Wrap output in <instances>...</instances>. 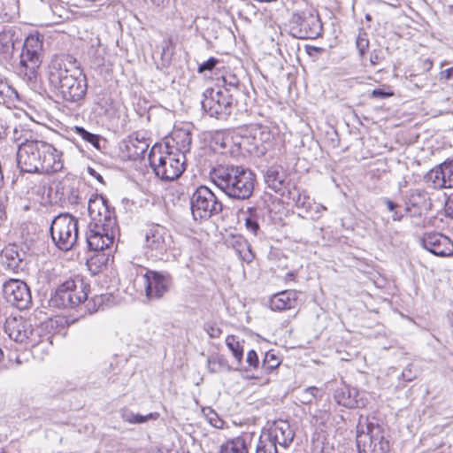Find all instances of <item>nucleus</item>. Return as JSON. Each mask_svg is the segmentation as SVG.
<instances>
[{"instance_id":"f257e3e1","label":"nucleus","mask_w":453,"mask_h":453,"mask_svg":"<svg viewBox=\"0 0 453 453\" xmlns=\"http://www.w3.org/2000/svg\"><path fill=\"white\" fill-rule=\"evenodd\" d=\"M48 78L65 101L77 102L86 94V77L71 55L55 56L49 65Z\"/></svg>"},{"instance_id":"f03ea898","label":"nucleus","mask_w":453,"mask_h":453,"mask_svg":"<svg viewBox=\"0 0 453 453\" xmlns=\"http://www.w3.org/2000/svg\"><path fill=\"white\" fill-rule=\"evenodd\" d=\"M173 139L178 145L175 150H170L168 146L155 145L149 154L150 165L163 180H173L183 173L184 153L189 150L192 141L190 134L185 130L175 131Z\"/></svg>"},{"instance_id":"7ed1b4c3","label":"nucleus","mask_w":453,"mask_h":453,"mask_svg":"<svg viewBox=\"0 0 453 453\" xmlns=\"http://www.w3.org/2000/svg\"><path fill=\"white\" fill-rule=\"evenodd\" d=\"M210 179L228 197L246 200L253 194L256 175L242 165L219 164L211 169Z\"/></svg>"},{"instance_id":"20e7f679","label":"nucleus","mask_w":453,"mask_h":453,"mask_svg":"<svg viewBox=\"0 0 453 453\" xmlns=\"http://www.w3.org/2000/svg\"><path fill=\"white\" fill-rule=\"evenodd\" d=\"M357 445L359 453H387L389 450L384 428L362 415L357 425Z\"/></svg>"},{"instance_id":"39448f33","label":"nucleus","mask_w":453,"mask_h":453,"mask_svg":"<svg viewBox=\"0 0 453 453\" xmlns=\"http://www.w3.org/2000/svg\"><path fill=\"white\" fill-rule=\"evenodd\" d=\"M89 285L81 278L76 277L62 283L50 298L53 306L73 308L88 299Z\"/></svg>"},{"instance_id":"423d86ee","label":"nucleus","mask_w":453,"mask_h":453,"mask_svg":"<svg viewBox=\"0 0 453 453\" xmlns=\"http://www.w3.org/2000/svg\"><path fill=\"white\" fill-rule=\"evenodd\" d=\"M50 231L55 245L59 250H69L78 240V220L68 213L59 214L52 220Z\"/></svg>"},{"instance_id":"0eeeda50","label":"nucleus","mask_w":453,"mask_h":453,"mask_svg":"<svg viewBox=\"0 0 453 453\" xmlns=\"http://www.w3.org/2000/svg\"><path fill=\"white\" fill-rule=\"evenodd\" d=\"M118 225L116 219H109L108 222H89L86 240L89 250L95 251L112 250Z\"/></svg>"},{"instance_id":"6e6552de","label":"nucleus","mask_w":453,"mask_h":453,"mask_svg":"<svg viewBox=\"0 0 453 453\" xmlns=\"http://www.w3.org/2000/svg\"><path fill=\"white\" fill-rule=\"evenodd\" d=\"M173 247V239L166 227L156 224L146 230L143 249L147 257L154 261L162 260Z\"/></svg>"},{"instance_id":"1a4fd4ad","label":"nucleus","mask_w":453,"mask_h":453,"mask_svg":"<svg viewBox=\"0 0 453 453\" xmlns=\"http://www.w3.org/2000/svg\"><path fill=\"white\" fill-rule=\"evenodd\" d=\"M45 142L25 139L18 144L17 163L22 172L43 174L42 157H45Z\"/></svg>"},{"instance_id":"9d476101","label":"nucleus","mask_w":453,"mask_h":453,"mask_svg":"<svg viewBox=\"0 0 453 453\" xmlns=\"http://www.w3.org/2000/svg\"><path fill=\"white\" fill-rule=\"evenodd\" d=\"M190 208L194 219L202 220L219 214L223 204L210 188L200 186L190 197Z\"/></svg>"},{"instance_id":"9b49d317","label":"nucleus","mask_w":453,"mask_h":453,"mask_svg":"<svg viewBox=\"0 0 453 453\" xmlns=\"http://www.w3.org/2000/svg\"><path fill=\"white\" fill-rule=\"evenodd\" d=\"M43 36L38 31L27 36L20 56L19 71L28 79L35 77L41 65L40 51L42 49Z\"/></svg>"},{"instance_id":"f8f14e48","label":"nucleus","mask_w":453,"mask_h":453,"mask_svg":"<svg viewBox=\"0 0 453 453\" xmlns=\"http://www.w3.org/2000/svg\"><path fill=\"white\" fill-rule=\"evenodd\" d=\"M203 96L202 107L211 117L223 119L231 114L234 106V98L231 94L221 89L210 88L205 90Z\"/></svg>"},{"instance_id":"ddd939ff","label":"nucleus","mask_w":453,"mask_h":453,"mask_svg":"<svg viewBox=\"0 0 453 453\" xmlns=\"http://www.w3.org/2000/svg\"><path fill=\"white\" fill-rule=\"evenodd\" d=\"M3 295L6 302L19 310H25L32 303L28 286L20 280L11 279L3 286Z\"/></svg>"},{"instance_id":"4468645a","label":"nucleus","mask_w":453,"mask_h":453,"mask_svg":"<svg viewBox=\"0 0 453 453\" xmlns=\"http://www.w3.org/2000/svg\"><path fill=\"white\" fill-rule=\"evenodd\" d=\"M38 328L34 327L28 320L22 317H9L4 323V332L10 339L24 345L27 343L34 333H37Z\"/></svg>"},{"instance_id":"2eb2a0df","label":"nucleus","mask_w":453,"mask_h":453,"mask_svg":"<svg viewBox=\"0 0 453 453\" xmlns=\"http://www.w3.org/2000/svg\"><path fill=\"white\" fill-rule=\"evenodd\" d=\"M145 284V293L149 299H159L166 292L172 284V280L169 274L156 272L147 271L143 275Z\"/></svg>"},{"instance_id":"dca6fc26","label":"nucleus","mask_w":453,"mask_h":453,"mask_svg":"<svg viewBox=\"0 0 453 453\" xmlns=\"http://www.w3.org/2000/svg\"><path fill=\"white\" fill-rule=\"evenodd\" d=\"M291 23L303 28H321L318 11L308 2H302L291 16Z\"/></svg>"},{"instance_id":"f3484780","label":"nucleus","mask_w":453,"mask_h":453,"mask_svg":"<svg viewBox=\"0 0 453 453\" xmlns=\"http://www.w3.org/2000/svg\"><path fill=\"white\" fill-rule=\"evenodd\" d=\"M422 246L438 257H449L453 254V242L446 235L434 232L425 234Z\"/></svg>"},{"instance_id":"a211bd4d","label":"nucleus","mask_w":453,"mask_h":453,"mask_svg":"<svg viewBox=\"0 0 453 453\" xmlns=\"http://www.w3.org/2000/svg\"><path fill=\"white\" fill-rule=\"evenodd\" d=\"M426 181L431 182L434 188L453 187V159H448L432 169L426 174Z\"/></svg>"},{"instance_id":"6ab92c4d","label":"nucleus","mask_w":453,"mask_h":453,"mask_svg":"<svg viewBox=\"0 0 453 453\" xmlns=\"http://www.w3.org/2000/svg\"><path fill=\"white\" fill-rule=\"evenodd\" d=\"M25 348L30 349L35 359L43 360L49 356L52 348L51 336L43 328H38L37 333H34L33 336H30Z\"/></svg>"},{"instance_id":"aec40b11","label":"nucleus","mask_w":453,"mask_h":453,"mask_svg":"<svg viewBox=\"0 0 453 453\" xmlns=\"http://www.w3.org/2000/svg\"><path fill=\"white\" fill-rule=\"evenodd\" d=\"M363 393L356 388L342 384L334 390V398L339 405L346 408H360L365 405Z\"/></svg>"},{"instance_id":"412c9836","label":"nucleus","mask_w":453,"mask_h":453,"mask_svg":"<svg viewBox=\"0 0 453 453\" xmlns=\"http://www.w3.org/2000/svg\"><path fill=\"white\" fill-rule=\"evenodd\" d=\"M89 222H108L109 219H116L105 198L99 195L92 196L88 203Z\"/></svg>"},{"instance_id":"4be33fe9","label":"nucleus","mask_w":453,"mask_h":453,"mask_svg":"<svg viewBox=\"0 0 453 453\" xmlns=\"http://www.w3.org/2000/svg\"><path fill=\"white\" fill-rule=\"evenodd\" d=\"M45 157H42L43 173H57L63 169V153L54 145L45 142L44 150Z\"/></svg>"},{"instance_id":"5701e85b","label":"nucleus","mask_w":453,"mask_h":453,"mask_svg":"<svg viewBox=\"0 0 453 453\" xmlns=\"http://www.w3.org/2000/svg\"><path fill=\"white\" fill-rule=\"evenodd\" d=\"M265 438H269L273 442L274 447L280 446L283 448L288 447L294 439V433L289 425L286 422H280L276 425L269 434L263 435Z\"/></svg>"},{"instance_id":"b1692460","label":"nucleus","mask_w":453,"mask_h":453,"mask_svg":"<svg viewBox=\"0 0 453 453\" xmlns=\"http://www.w3.org/2000/svg\"><path fill=\"white\" fill-rule=\"evenodd\" d=\"M252 144L257 152L265 154L272 145L273 134L270 128L265 126H255L251 129Z\"/></svg>"},{"instance_id":"393cba45","label":"nucleus","mask_w":453,"mask_h":453,"mask_svg":"<svg viewBox=\"0 0 453 453\" xmlns=\"http://www.w3.org/2000/svg\"><path fill=\"white\" fill-rule=\"evenodd\" d=\"M297 292L285 290L275 294L270 301L271 309L273 311H284L295 308L297 303Z\"/></svg>"},{"instance_id":"a878e982","label":"nucleus","mask_w":453,"mask_h":453,"mask_svg":"<svg viewBox=\"0 0 453 453\" xmlns=\"http://www.w3.org/2000/svg\"><path fill=\"white\" fill-rule=\"evenodd\" d=\"M265 181L268 188L276 193H282L285 181V174L279 165L268 167L265 173Z\"/></svg>"},{"instance_id":"bb28decb","label":"nucleus","mask_w":453,"mask_h":453,"mask_svg":"<svg viewBox=\"0 0 453 453\" xmlns=\"http://www.w3.org/2000/svg\"><path fill=\"white\" fill-rule=\"evenodd\" d=\"M23 256L24 253H19L15 245H9L2 250V264L11 270L19 269L22 263Z\"/></svg>"},{"instance_id":"cd10ccee","label":"nucleus","mask_w":453,"mask_h":453,"mask_svg":"<svg viewBox=\"0 0 453 453\" xmlns=\"http://www.w3.org/2000/svg\"><path fill=\"white\" fill-rule=\"evenodd\" d=\"M233 248L242 261L249 264L254 259L250 244L244 238L236 237L233 242Z\"/></svg>"},{"instance_id":"c85d7f7f","label":"nucleus","mask_w":453,"mask_h":453,"mask_svg":"<svg viewBox=\"0 0 453 453\" xmlns=\"http://www.w3.org/2000/svg\"><path fill=\"white\" fill-rule=\"evenodd\" d=\"M19 18V5L16 0H12L4 4L0 14V19L4 23H12Z\"/></svg>"},{"instance_id":"c756f323","label":"nucleus","mask_w":453,"mask_h":453,"mask_svg":"<svg viewBox=\"0 0 453 453\" xmlns=\"http://www.w3.org/2000/svg\"><path fill=\"white\" fill-rule=\"evenodd\" d=\"M219 453H248L245 441L241 437H236L227 441L220 447Z\"/></svg>"},{"instance_id":"7c9ffc66","label":"nucleus","mask_w":453,"mask_h":453,"mask_svg":"<svg viewBox=\"0 0 453 453\" xmlns=\"http://www.w3.org/2000/svg\"><path fill=\"white\" fill-rule=\"evenodd\" d=\"M322 397V391L317 387H308L297 394V399L303 404H311Z\"/></svg>"},{"instance_id":"2f4dec72","label":"nucleus","mask_w":453,"mask_h":453,"mask_svg":"<svg viewBox=\"0 0 453 453\" xmlns=\"http://www.w3.org/2000/svg\"><path fill=\"white\" fill-rule=\"evenodd\" d=\"M226 344L229 350L232 352L233 356L234 357L238 364H240L243 357V349L241 346L237 337L234 335H228L226 338Z\"/></svg>"},{"instance_id":"473e14b6","label":"nucleus","mask_w":453,"mask_h":453,"mask_svg":"<svg viewBox=\"0 0 453 453\" xmlns=\"http://www.w3.org/2000/svg\"><path fill=\"white\" fill-rule=\"evenodd\" d=\"M221 86L223 89L222 91H226L227 94H230L232 90H237L240 81L235 74L227 73L221 77Z\"/></svg>"},{"instance_id":"72a5a7b5","label":"nucleus","mask_w":453,"mask_h":453,"mask_svg":"<svg viewBox=\"0 0 453 453\" xmlns=\"http://www.w3.org/2000/svg\"><path fill=\"white\" fill-rule=\"evenodd\" d=\"M280 364L279 357L273 352L268 351L265 354L262 369L268 373L276 369Z\"/></svg>"},{"instance_id":"f704fd0d","label":"nucleus","mask_w":453,"mask_h":453,"mask_svg":"<svg viewBox=\"0 0 453 453\" xmlns=\"http://www.w3.org/2000/svg\"><path fill=\"white\" fill-rule=\"evenodd\" d=\"M226 365V361L220 356L212 355L207 359V367L210 372H219Z\"/></svg>"},{"instance_id":"c9c22d12","label":"nucleus","mask_w":453,"mask_h":453,"mask_svg":"<svg viewBox=\"0 0 453 453\" xmlns=\"http://www.w3.org/2000/svg\"><path fill=\"white\" fill-rule=\"evenodd\" d=\"M176 41V38L170 36L162 42V59L164 62L168 63L171 60Z\"/></svg>"},{"instance_id":"e433bc0d","label":"nucleus","mask_w":453,"mask_h":453,"mask_svg":"<svg viewBox=\"0 0 453 453\" xmlns=\"http://www.w3.org/2000/svg\"><path fill=\"white\" fill-rule=\"evenodd\" d=\"M426 193L425 191L420 189L412 190L407 203L406 210H410L409 205H411L413 207L421 206L423 203H426Z\"/></svg>"},{"instance_id":"4c0bfd02","label":"nucleus","mask_w":453,"mask_h":453,"mask_svg":"<svg viewBox=\"0 0 453 453\" xmlns=\"http://www.w3.org/2000/svg\"><path fill=\"white\" fill-rule=\"evenodd\" d=\"M73 132L80 135L83 140L91 143L94 147L99 148V136L94 134H91L85 130L81 127H74Z\"/></svg>"},{"instance_id":"58836bf2","label":"nucleus","mask_w":453,"mask_h":453,"mask_svg":"<svg viewBox=\"0 0 453 453\" xmlns=\"http://www.w3.org/2000/svg\"><path fill=\"white\" fill-rule=\"evenodd\" d=\"M256 453H278V449L274 447L269 438H265L262 435L257 445Z\"/></svg>"},{"instance_id":"ea45409f","label":"nucleus","mask_w":453,"mask_h":453,"mask_svg":"<svg viewBox=\"0 0 453 453\" xmlns=\"http://www.w3.org/2000/svg\"><path fill=\"white\" fill-rule=\"evenodd\" d=\"M369 47V40L365 33H360L357 38V48L361 55H364Z\"/></svg>"},{"instance_id":"a19ab883","label":"nucleus","mask_w":453,"mask_h":453,"mask_svg":"<svg viewBox=\"0 0 453 453\" xmlns=\"http://www.w3.org/2000/svg\"><path fill=\"white\" fill-rule=\"evenodd\" d=\"M210 424L216 428H223L224 421L219 418L218 414L211 409H209L208 413L206 414Z\"/></svg>"},{"instance_id":"79ce46f5","label":"nucleus","mask_w":453,"mask_h":453,"mask_svg":"<svg viewBox=\"0 0 453 453\" xmlns=\"http://www.w3.org/2000/svg\"><path fill=\"white\" fill-rule=\"evenodd\" d=\"M104 301V296L103 295L94 296L88 303L89 312H96L103 305Z\"/></svg>"},{"instance_id":"37998d69","label":"nucleus","mask_w":453,"mask_h":453,"mask_svg":"<svg viewBox=\"0 0 453 453\" xmlns=\"http://www.w3.org/2000/svg\"><path fill=\"white\" fill-rule=\"evenodd\" d=\"M245 226L254 235H257L260 229L257 220L252 216L245 219Z\"/></svg>"},{"instance_id":"c03bdc74","label":"nucleus","mask_w":453,"mask_h":453,"mask_svg":"<svg viewBox=\"0 0 453 453\" xmlns=\"http://www.w3.org/2000/svg\"><path fill=\"white\" fill-rule=\"evenodd\" d=\"M23 132H24V128L22 126L14 127L12 129V139L19 144H20L22 142H25V139L27 137H26V135L22 134Z\"/></svg>"},{"instance_id":"a18cd8bd","label":"nucleus","mask_w":453,"mask_h":453,"mask_svg":"<svg viewBox=\"0 0 453 453\" xmlns=\"http://www.w3.org/2000/svg\"><path fill=\"white\" fill-rule=\"evenodd\" d=\"M401 377L405 381H412L417 377V372L412 370V365H407L402 372Z\"/></svg>"},{"instance_id":"49530a36","label":"nucleus","mask_w":453,"mask_h":453,"mask_svg":"<svg viewBox=\"0 0 453 453\" xmlns=\"http://www.w3.org/2000/svg\"><path fill=\"white\" fill-rule=\"evenodd\" d=\"M246 362L250 367L257 368L259 365V359L255 350L251 349L247 353Z\"/></svg>"},{"instance_id":"de8ad7c7","label":"nucleus","mask_w":453,"mask_h":453,"mask_svg":"<svg viewBox=\"0 0 453 453\" xmlns=\"http://www.w3.org/2000/svg\"><path fill=\"white\" fill-rule=\"evenodd\" d=\"M218 62V59H216L215 58H211L207 61L203 62L199 65L198 72L203 73L204 71H211L215 67Z\"/></svg>"},{"instance_id":"09e8293b","label":"nucleus","mask_w":453,"mask_h":453,"mask_svg":"<svg viewBox=\"0 0 453 453\" xmlns=\"http://www.w3.org/2000/svg\"><path fill=\"white\" fill-rule=\"evenodd\" d=\"M14 93L12 88H11L6 82L0 81V97L4 99L10 97Z\"/></svg>"},{"instance_id":"8fccbe9b","label":"nucleus","mask_w":453,"mask_h":453,"mask_svg":"<svg viewBox=\"0 0 453 453\" xmlns=\"http://www.w3.org/2000/svg\"><path fill=\"white\" fill-rule=\"evenodd\" d=\"M205 330L211 338H218L222 333L220 328L212 325H207Z\"/></svg>"},{"instance_id":"3c124183","label":"nucleus","mask_w":453,"mask_h":453,"mask_svg":"<svg viewBox=\"0 0 453 453\" xmlns=\"http://www.w3.org/2000/svg\"><path fill=\"white\" fill-rule=\"evenodd\" d=\"M314 30H291V35L298 39H309V34H313Z\"/></svg>"},{"instance_id":"603ef678","label":"nucleus","mask_w":453,"mask_h":453,"mask_svg":"<svg viewBox=\"0 0 453 453\" xmlns=\"http://www.w3.org/2000/svg\"><path fill=\"white\" fill-rule=\"evenodd\" d=\"M157 415L154 413H150L148 415H141L135 413L134 424H141L148 421L150 418H156Z\"/></svg>"},{"instance_id":"864d4df0","label":"nucleus","mask_w":453,"mask_h":453,"mask_svg":"<svg viewBox=\"0 0 453 453\" xmlns=\"http://www.w3.org/2000/svg\"><path fill=\"white\" fill-rule=\"evenodd\" d=\"M122 418L125 421H127L130 424H134L135 413H134L133 411L125 410L122 412Z\"/></svg>"},{"instance_id":"5fc2aeb1","label":"nucleus","mask_w":453,"mask_h":453,"mask_svg":"<svg viewBox=\"0 0 453 453\" xmlns=\"http://www.w3.org/2000/svg\"><path fill=\"white\" fill-rule=\"evenodd\" d=\"M453 78V66L445 70L441 71L440 79L449 81Z\"/></svg>"},{"instance_id":"6e6d98bb","label":"nucleus","mask_w":453,"mask_h":453,"mask_svg":"<svg viewBox=\"0 0 453 453\" xmlns=\"http://www.w3.org/2000/svg\"><path fill=\"white\" fill-rule=\"evenodd\" d=\"M372 95L374 97L386 98L388 96H390L392 94L385 92L384 90L378 88V89H373L372 92Z\"/></svg>"},{"instance_id":"4d7b16f0","label":"nucleus","mask_w":453,"mask_h":453,"mask_svg":"<svg viewBox=\"0 0 453 453\" xmlns=\"http://www.w3.org/2000/svg\"><path fill=\"white\" fill-rule=\"evenodd\" d=\"M0 43H2L4 46H7V47H8L9 43L12 44L11 40L9 38V35H8V33H6L5 30H3L0 33Z\"/></svg>"},{"instance_id":"13d9d810","label":"nucleus","mask_w":453,"mask_h":453,"mask_svg":"<svg viewBox=\"0 0 453 453\" xmlns=\"http://www.w3.org/2000/svg\"><path fill=\"white\" fill-rule=\"evenodd\" d=\"M151 3L160 8H165L170 5L171 0H150Z\"/></svg>"},{"instance_id":"bf43d9fd","label":"nucleus","mask_w":453,"mask_h":453,"mask_svg":"<svg viewBox=\"0 0 453 453\" xmlns=\"http://www.w3.org/2000/svg\"><path fill=\"white\" fill-rule=\"evenodd\" d=\"M383 201L389 211H394L395 209L399 207L398 204L395 203L394 202L388 198H384Z\"/></svg>"},{"instance_id":"052dcab7","label":"nucleus","mask_w":453,"mask_h":453,"mask_svg":"<svg viewBox=\"0 0 453 453\" xmlns=\"http://www.w3.org/2000/svg\"><path fill=\"white\" fill-rule=\"evenodd\" d=\"M309 201V197H306V196H303L302 198V196L299 195L298 196V198L296 200V205L298 207H305L306 206V203Z\"/></svg>"},{"instance_id":"680f3d73","label":"nucleus","mask_w":453,"mask_h":453,"mask_svg":"<svg viewBox=\"0 0 453 453\" xmlns=\"http://www.w3.org/2000/svg\"><path fill=\"white\" fill-rule=\"evenodd\" d=\"M392 212H393L392 219L394 221H400L402 219L403 214L400 211H398L396 209Z\"/></svg>"},{"instance_id":"e2e57ef3","label":"nucleus","mask_w":453,"mask_h":453,"mask_svg":"<svg viewBox=\"0 0 453 453\" xmlns=\"http://www.w3.org/2000/svg\"><path fill=\"white\" fill-rule=\"evenodd\" d=\"M433 67V63L430 59H426L423 62V68L426 71H429Z\"/></svg>"},{"instance_id":"0e129e2a","label":"nucleus","mask_w":453,"mask_h":453,"mask_svg":"<svg viewBox=\"0 0 453 453\" xmlns=\"http://www.w3.org/2000/svg\"><path fill=\"white\" fill-rule=\"evenodd\" d=\"M7 135V128L0 124V139Z\"/></svg>"},{"instance_id":"69168bd1","label":"nucleus","mask_w":453,"mask_h":453,"mask_svg":"<svg viewBox=\"0 0 453 453\" xmlns=\"http://www.w3.org/2000/svg\"><path fill=\"white\" fill-rule=\"evenodd\" d=\"M321 35H322V33L320 31L316 32V30H314L313 34H309V39H316Z\"/></svg>"},{"instance_id":"338daca9","label":"nucleus","mask_w":453,"mask_h":453,"mask_svg":"<svg viewBox=\"0 0 453 453\" xmlns=\"http://www.w3.org/2000/svg\"><path fill=\"white\" fill-rule=\"evenodd\" d=\"M4 206L3 204L0 203V222L3 220L4 217Z\"/></svg>"},{"instance_id":"774afa93","label":"nucleus","mask_w":453,"mask_h":453,"mask_svg":"<svg viewBox=\"0 0 453 453\" xmlns=\"http://www.w3.org/2000/svg\"><path fill=\"white\" fill-rule=\"evenodd\" d=\"M287 277H288V279L292 280V279H294L295 274H294L293 273H288V274H287Z\"/></svg>"}]
</instances>
